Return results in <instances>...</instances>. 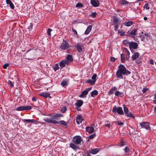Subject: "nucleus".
I'll use <instances>...</instances> for the list:
<instances>
[{
	"instance_id": "nucleus-1",
	"label": "nucleus",
	"mask_w": 156,
	"mask_h": 156,
	"mask_svg": "<svg viewBox=\"0 0 156 156\" xmlns=\"http://www.w3.org/2000/svg\"><path fill=\"white\" fill-rule=\"evenodd\" d=\"M81 137L79 136H76L73 138L72 142L73 143L70 144V147L76 151L79 149V147L76 145L80 144L81 142Z\"/></svg>"
},
{
	"instance_id": "nucleus-2",
	"label": "nucleus",
	"mask_w": 156,
	"mask_h": 156,
	"mask_svg": "<svg viewBox=\"0 0 156 156\" xmlns=\"http://www.w3.org/2000/svg\"><path fill=\"white\" fill-rule=\"evenodd\" d=\"M126 67L122 65H120L119 66V69L116 73L117 77L119 79L123 78V75L126 74Z\"/></svg>"
},
{
	"instance_id": "nucleus-3",
	"label": "nucleus",
	"mask_w": 156,
	"mask_h": 156,
	"mask_svg": "<svg viewBox=\"0 0 156 156\" xmlns=\"http://www.w3.org/2000/svg\"><path fill=\"white\" fill-rule=\"evenodd\" d=\"M69 46V45L67 41L65 40H63L62 43L59 46L61 49L65 50L68 49Z\"/></svg>"
},
{
	"instance_id": "nucleus-4",
	"label": "nucleus",
	"mask_w": 156,
	"mask_h": 156,
	"mask_svg": "<svg viewBox=\"0 0 156 156\" xmlns=\"http://www.w3.org/2000/svg\"><path fill=\"white\" fill-rule=\"evenodd\" d=\"M112 111L114 112H116L118 114L120 115H123L124 114L122 108L120 107H116V106H115L113 108Z\"/></svg>"
},
{
	"instance_id": "nucleus-5",
	"label": "nucleus",
	"mask_w": 156,
	"mask_h": 156,
	"mask_svg": "<svg viewBox=\"0 0 156 156\" xmlns=\"http://www.w3.org/2000/svg\"><path fill=\"white\" fill-rule=\"evenodd\" d=\"M31 108V107L30 106H21L17 108H16V110L17 111H23L30 110Z\"/></svg>"
},
{
	"instance_id": "nucleus-6",
	"label": "nucleus",
	"mask_w": 156,
	"mask_h": 156,
	"mask_svg": "<svg viewBox=\"0 0 156 156\" xmlns=\"http://www.w3.org/2000/svg\"><path fill=\"white\" fill-rule=\"evenodd\" d=\"M138 47V44L137 43L133 41L130 42L129 48L130 50L132 51L133 50L132 49H137Z\"/></svg>"
},
{
	"instance_id": "nucleus-7",
	"label": "nucleus",
	"mask_w": 156,
	"mask_h": 156,
	"mask_svg": "<svg viewBox=\"0 0 156 156\" xmlns=\"http://www.w3.org/2000/svg\"><path fill=\"white\" fill-rule=\"evenodd\" d=\"M140 124L143 128H145L147 130H150V127L149 123L148 122H142L140 123Z\"/></svg>"
},
{
	"instance_id": "nucleus-8",
	"label": "nucleus",
	"mask_w": 156,
	"mask_h": 156,
	"mask_svg": "<svg viewBox=\"0 0 156 156\" xmlns=\"http://www.w3.org/2000/svg\"><path fill=\"white\" fill-rule=\"evenodd\" d=\"M137 29H134L132 30L130 32L128 31V34L127 35V36H129L131 37L135 38V36L137 34Z\"/></svg>"
},
{
	"instance_id": "nucleus-9",
	"label": "nucleus",
	"mask_w": 156,
	"mask_h": 156,
	"mask_svg": "<svg viewBox=\"0 0 156 156\" xmlns=\"http://www.w3.org/2000/svg\"><path fill=\"white\" fill-rule=\"evenodd\" d=\"M44 120L45 122L49 123H51L54 124H59L58 122L54 119H50L48 118H46L44 119Z\"/></svg>"
},
{
	"instance_id": "nucleus-10",
	"label": "nucleus",
	"mask_w": 156,
	"mask_h": 156,
	"mask_svg": "<svg viewBox=\"0 0 156 156\" xmlns=\"http://www.w3.org/2000/svg\"><path fill=\"white\" fill-rule=\"evenodd\" d=\"M91 4L94 7H97L99 5V2L98 1L96 0H91Z\"/></svg>"
},
{
	"instance_id": "nucleus-11",
	"label": "nucleus",
	"mask_w": 156,
	"mask_h": 156,
	"mask_svg": "<svg viewBox=\"0 0 156 156\" xmlns=\"http://www.w3.org/2000/svg\"><path fill=\"white\" fill-rule=\"evenodd\" d=\"M113 19V22L115 24H118L121 22V21L119 20V18L117 17V16H114Z\"/></svg>"
},
{
	"instance_id": "nucleus-12",
	"label": "nucleus",
	"mask_w": 156,
	"mask_h": 156,
	"mask_svg": "<svg viewBox=\"0 0 156 156\" xmlns=\"http://www.w3.org/2000/svg\"><path fill=\"white\" fill-rule=\"evenodd\" d=\"M75 47L77 48L78 51L79 52H81L82 51L83 46L82 44L77 43V44L75 45Z\"/></svg>"
},
{
	"instance_id": "nucleus-13",
	"label": "nucleus",
	"mask_w": 156,
	"mask_h": 156,
	"mask_svg": "<svg viewBox=\"0 0 156 156\" xmlns=\"http://www.w3.org/2000/svg\"><path fill=\"white\" fill-rule=\"evenodd\" d=\"M83 119V117L80 115H78L76 118V121L78 124L82 123Z\"/></svg>"
},
{
	"instance_id": "nucleus-14",
	"label": "nucleus",
	"mask_w": 156,
	"mask_h": 156,
	"mask_svg": "<svg viewBox=\"0 0 156 156\" xmlns=\"http://www.w3.org/2000/svg\"><path fill=\"white\" fill-rule=\"evenodd\" d=\"M68 62L66 59H64L61 61L59 63V65L62 68L65 66L66 64H67Z\"/></svg>"
},
{
	"instance_id": "nucleus-15",
	"label": "nucleus",
	"mask_w": 156,
	"mask_h": 156,
	"mask_svg": "<svg viewBox=\"0 0 156 156\" xmlns=\"http://www.w3.org/2000/svg\"><path fill=\"white\" fill-rule=\"evenodd\" d=\"M99 149L98 148H95L93 149H91L88 151L89 152L92 154H96L99 152Z\"/></svg>"
},
{
	"instance_id": "nucleus-16",
	"label": "nucleus",
	"mask_w": 156,
	"mask_h": 156,
	"mask_svg": "<svg viewBox=\"0 0 156 156\" xmlns=\"http://www.w3.org/2000/svg\"><path fill=\"white\" fill-rule=\"evenodd\" d=\"M117 90V88L116 87L114 86L112 87L109 91L108 92V94L109 95H111L114 94V91H116Z\"/></svg>"
},
{
	"instance_id": "nucleus-17",
	"label": "nucleus",
	"mask_w": 156,
	"mask_h": 156,
	"mask_svg": "<svg viewBox=\"0 0 156 156\" xmlns=\"http://www.w3.org/2000/svg\"><path fill=\"white\" fill-rule=\"evenodd\" d=\"M83 103V102L81 100H78L77 102L75 104V105H76V108H79L81 106Z\"/></svg>"
},
{
	"instance_id": "nucleus-18",
	"label": "nucleus",
	"mask_w": 156,
	"mask_h": 156,
	"mask_svg": "<svg viewBox=\"0 0 156 156\" xmlns=\"http://www.w3.org/2000/svg\"><path fill=\"white\" fill-rule=\"evenodd\" d=\"M86 130L87 132L90 133H93L94 130V128L92 127H87L86 128Z\"/></svg>"
},
{
	"instance_id": "nucleus-19",
	"label": "nucleus",
	"mask_w": 156,
	"mask_h": 156,
	"mask_svg": "<svg viewBox=\"0 0 156 156\" xmlns=\"http://www.w3.org/2000/svg\"><path fill=\"white\" fill-rule=\"evenodd\" d=\"M39 95L46 98L47 97H51L50 96V94L48 93H42L39 94Z\"/></svg>"
},
{
	"instance_id": "nucleus-20",
	"label": "nucleus",
	"mask_w": 156,
	"mask_h": 156,
	"mask_svg": "<svg viewBox=\"0 0 156 156\" xmlns=\"http://www.w3.org/2000/svg\"><path fill=\"white\" fill-rule=\"evenodd\" d=\"M6 4H9L10 5V8L12 9H14V5L11 2L10 0H6Z\"/></svg>"
},
{
	"instance_id": "nucleus-21",
	"label": "nucleus",
	"mask_w": 156,
	"mask_h": 156,
	"mask_svg": "<svg viewBox=\"0 0 156 156\" xmlns=\"http://www.w3.org/2000/svg\"><path fill=\"white\" fill-rule=\"evenodd\" d=\"M139 54L137 52H135L134 53V55L132 56V59L133 60H135L136 58L139 57Z\"/></svg>"
},
{
	"instance_id": "nucleus-22",
	"label": "nucleus",
	"mask_w": 156,
	"mask_h": 156,
	"mask_svg": "<svg viewBox=\"0 0 156 156\" xmlns=\"http://www.w3.org/2000/svg\"><path fill=\"white\" fill-rule=\"evenodd\" d=\"M116 92L115 93V95L117 97H122L123 96V94L122 92H120L119 91H115Z\"/></svg>"
},
{
	"instance_id": "nucleus-23",
	"label": "nucleus",
	"mask_w": 156,
	"mask_h": 156,
	"mask_svg": "<svg viewBox=\"0 0 156 156\" xmlns=\"http://www.w3.org/2000/svg\"><path fill=\"white\" fill-rule=\"evenodd\" d=\"M92 28V26L91 25L88 26L85 31V34H89Z\"/></svg>"
},
{
	"instance_id": "nucleus-24",
	"label": "nucleus",
	"mask_w": 156,
	"mask_h": 156,
	"mask_svg": "<svg viewBox=\"0 0 156 156\" xmlns=\"http://www.w3.org/2000/svg\"><path fill=\"white\" fill-rule=\"evenodd\" d=\"M63 115L61 114H57L53 116V118L54 119H56L57 118L62 117Z\"/></svg>"
},
{
	"instance_id": "nucleus-25",
	"label": "nucleus",
	"mask_w": 156,
	"mask_h": 156,
	"mask_svg": "<svg viewBox=\"0 0 156 156\" xmlns=\"http://www.w3.org/2000/svg\"><path fill=\"white\" fill-rule=\"evenodd\" d=\"M123 44L127 47H129V46L130 42L128 41L127 40H125L123 41Z\"/></svg>"
},
{
	"instance_id": "nucleus-26",
	"label": "nucleus",
	"mask_w": 156,
	"mask_h": 156,
	"mask_svg": "<svg viewBox=\"0 0 156 156\" xmlns=\"http://www.w3.org/2000/svg\"><path fill=\"white\" fill-rule=\"evenodd\" d=\"M68 82L67 80H63L62 81L61 84L63 87H64L67 85Z\"/></svg>"
},
{
	"instance_id": "nucleus-27",
	"label": "nucleus",
	"mask_w": 156,
	"mask_h": 156,
	"mask_svg": "<svg viewBox=\"0 0 156 156\" xmlns=\"http://www.w3.org/2000/svg\"><path fill=\"white\" fill-rule=\"evenodd\" d=\"M67 61L68 60L70 62H71L73 60V58L72 56L70 55H68L66 57Z\"/></svg>"
},
{
	"instance_id": "nucleus-28",
	"label": "nucleus",
	"mask_w": 156,
	"mask_h": 156,
	"mask_svg": "<svg viewBox=\"0 0 156 156\" xmlns=\"http://www.w3.org/2000/svg\"><path fill=\"white\" fill-rule=\"evenodd\" d=\"M95 82V80H91L90 79H89L86 81V82L90 83L91 85H93Z\"/></svg>"
},
{
	"instance_id": "nucleus-29",
	"label": "nucleus",
	"mask_w": 156,
	"mask_h": 156,
	"mask_svg": "<svg viewBox=\"0 0 156 156\" xmlns=\"http://www.w3.org/2000/svg\"><path fill=\"white\" fill-rule=\"evenodd\" d=\"M98 92L97 90H94L92 91L91 93V96L92 97H94V95H96L98 94Z\"/></svg>"
},
{
	"instance_id": "nucleus-30",
	"label": "nucleus",
	"mask_w": 156,
	"mask_h": 156,
	"mask_svg": "<svg viewBox=\"0 0 156 156\" xmlns=\"http://www.w3.org/2000/svg\"><path fill=\"white\" fill-rule=\"evenodd\" d=\"M133 23L132 22L129 21L125 22L124 23V25L126 26L129 27L131 26Z\"/></svg>"
},
{
	"instance_id": "nucleus-31",
	"label": "nucleus",
	"mask_w": 156,
	"mask_h": 156,
	"mask_svg": "<svg viewBox=\"0 0 156 156\" xmlns=\"http://www.w3.org/2000/svg\"><path fill=\"white\" fill-rule=\"evenodd\" d=\"M125 50V51H126V54H127V57H126V59H127V60L128 59V58L129 57V54H130V53L129 51L126 48H124Z\"/></svg>"
},
{
	"instance_id": "nucleus-32",
	"label": "nucleus",
	"mask_w": 156,
	"mask_h": 156,
	"mask_svg": "<svg viewBox=\"0 0 156 156\" xmlns=\"http://www.w3.org/2000/svg\"><path fill=\"white\" fill-rule=\"evenodd\" d=\"M121 61L122 63H124L125 62V55L123 53H122L121 55Z\"/></svg>"
},
{
	"instance_id": "nucleus-33",
	"label": "nucleus",
	"mask_w": 156,
	"mask_h": 156,
	"mask_svg": "<svg viewBox=\"0 0 156 156\" xmlns=\"http://www.w3.org/2000/svg\"><path fill=\"white\" fill-rule=\"evenodd\" d=\"M125 115L128 117H131L133 118H135L134 116L130 112L126 114V115Z\"/></svg>"
},
{
	"instance_id": "nucleus-34",
	"label": "nucleus",
	"mask_w": 156,
	"mask_h": 156,
	"mask_svg": "<svg viewBox=\"0 0 156 156\" xmlns=\"http://www.w3.org/2000/svg\"><path fill=\"white\" fill-rule=\"evenodd\" d=\"M24 122H35V120L34 119H25L24 120Z\"/></svg>"
},
{
	"instance_id": "nucleus-35",
	"label": "nucleus",
	"mask_w": 156,
	"mask_h": 156,
	"mask_svg": "<svg viewBox=\"0 0 156 156\" xmlns=\"http://www.w3.org/2000/svg\"><path fill=\"white\" fill-rule=\"evenodd\" d=\"M88 93V90H84L81 93V95L82 96H83L85 95H86Z\"/></svg>"
},
{
	"instance_id": "nucleus-36",
	"label": "nucleus",
	"mask_w": 156,
	"mask_h": 156,
	"mask_svg": "<svg viewBox=\"0 0 156 156\" xmlns=\"http://www.w3.org/2000/svg\"><path fill=\"white\" fill-rule=\"evenodd\" d=\"M115 123L117 124L119 126H122V125H123L124 123L122 122H121V121H115L114 122Z\"/></svg>"
},
{
	"instance_id": "nucleus-37",
	"label": "nucleus",
	"mask_w": 156,
	"mask_h": 156,
	"mask_svg": "<svg viewBox=\"0 0 156 156\" xmlns=\"http://www.w3.org/2000/svg\"><path fill=\"white\" fill-rule=\"evenodd\" d=\"M124 111L125 114V115L127 114L129 112V110L127 108L125 107V106H124Z\"/></svg>"
},
{
	"instance_id": "nucleus-38",
	"label": "nucleus",
	"mask_w": 156,
	"mask_h": 156,
	"mask_svg": "<svg viewBox=\"0 0 156 156\" xmlns=\"http://www.w3.org/2000/svg\"><path fill=\"white\" fill-rule=\"evenodd\" d=\"M148 5L149 4L148 3H146L144 6V8H145L147 10L149 9L150 7Z\"/></svg>"
},
{
	"instance_id": "nucleus-39",
	"label": "nucleus",
	"mask_w": 156,
	"mask_h": 156,
	"mask_svg": "<svg viewBox=\"0 0 156 156\" xmlns=\"http://www.w3.org/2000/svg\"><path fill=\"white\" fill-rule=\"evenodd\" d=\"M58 122L64 126H66L67 125L66 122L63 120L59 121Z\"/></svg>"
},
{
	"instance_id": "nucleus-40",
	"label": "nucleus",
	"mask_w": 156,
	"mask_h": 156,
	"mask_svg": "<svg viewBox=\"0 0 156 156\" xmlns=\"http://www.w3.org/2000/svg\"><path fill=\"white\" fill-rule=\"evenodd\" d=\"M59 67L58 64H56L55 65V66L54 67V69L56 71L58 70L59 69Z\"/></svg>"
},
{
	"instance_id": "nucleus-41",
	"label": "nucleus",
	"mask_w": 156,
	"mask_h": 156,
	"mask_svg": "<svg viewBox=\"0 0 156 156\" xmlns=\"http://www.w3.org/2000/svg\"><path fill=\"white\" fill-rule=\"evenodd\" d=\"M8 83L10 85V86L11 87H13L14 86V82H12L10 80H9L8 81Z\"/></svg>"
},
{
	"instance_id": "nucleus-42",
	"label": "nucleus",
	"mask_w": 156,
	"mask_h": 156,
	"mask_svg": "<svg viewBox=\"0 0 156 156\" xmlns=\"http://www.w3.org/2000/svg\"><path fill=\"white\" fill-rule=\"evenodd\" d=\"M97 15V13L95 12L91 13V16L92 17L95 18L96 17Z\"/></svg>"
},
{
	"instance_id": "nucleus-43",
	"label": "nucleus",
	"mask_w": 156,
	"mask_h": 156,
	"mask_svg": "<svg viewBox=\"0 0 156 156\" xmlns=\"http://www.w3.org/2000/svg\"><path fill=\"white\" fill-rule=\"evenodd\" d=\"M97 76V75L96 74H94L92 76L91 79L93 80H96V78Z\"/></svg>"
},
{
	"instance_id": "nucleus-44",
	"label": "nucleus",
	"mask_w": 156,
	"mask_h": 156,
	"mask_svg": "<svg viewBox=\"0 0 156 156\" xmlns=\"http://www.w3.org/2000/svg\"><path fill=\"white\" fill-rule=\"evenodd\" d=\"M83 5L81 3H78L76 5V7H82L83 6Z\"/></svg>"
},
{
	"instance_id": "nucleus-45",
	"label": "nucleus",
	"mask_w": 156,
	"mask_h": 156,
	"mask_svg": "<svg viewBox=\"0 0 156 156\" xmlns=\"http://www.w3.org/2000/svg\"><path fill=\"white\" fill-rule=\"evenodd\" d=\"M121 3L122 5H124L128 4L129 2L125 0H123L121 1Z\"/></svg>"
},
{
	"instance_id": "nucleus-46",
	"label": "nucleus",
	"mask_w": 156,
	"mask_h": 156,
	"mask_svg": "<svg viewBox=\"0 0 156 156\" xmlns=\"http://www.w3.org/2000/svg\"><path fill=\"white\" fill-rule=\"evenodd\" d=\"M52 30L48 28V31H47V33L48 34V35L50 36L51 35V32L52 31Z\"/></svg>"
},
{
	"instance_id": "nucleus-47",
	"label": "nucleus",
	"mask_w": 156,
	"mask_h": 156,
	"mask_svg": "<svg viewBox=\"0 0 156 156\" xmlns=\"http://www.w3.org/2000/svg\"><path fill=\"white\" fill-rule=\"evenodd\" d=\"M148 88L145 87H144L142 90V91L143 93H145L148 90Z\"/></svg>"
},
{
	"instance_id": "nucleus-48",
	"label": "nucleus",
	"mask_w": 156,
	"mask_h": 156,
	"mask_svg": "<svg viewBox=\"0 0 156 156\" xmlns=\"http://www.w3.org/2000/svg\"><path fill=\"white\" fill-rule=\"evenodd\" d=\"M126 153H128L129 151V149L128 147H126L124 149Z\"/></svg>"
},
{
	"instance_id": "nucleus-49",
	"label": "nucleus",
	"mask_w": 156,
	"mask_h": 156,
	"mask_svg": "<svg viewBox=\"0 0 156 156\" xmlns=\"http://www.w3.org/2000/svg\"><path fill=\"white\" fill-rule=\"evenodd\" d=\"M9 66V64H4L3 66V68L4 69H6L7 67Z\"/></svg>"
},
{
	"instance_id": "nucleus-50",
	"label": "nucleus",
	"mask_w": 156,
	"mask_h": 156,
	"mask_svg": "<svg viewBox=\"0 0 156 156\" xmlns=\"http://www.w3.org/2000/svg\"><path fill=\"white\" fill-rule=\"evenodd\" d=\"M66 107H64V108H62L61 110L62 111L63 113H65L66 111Z\"/></svg>"
},
{
	"instance_id": "nucleus-51",
	"label": "nucleus",
	"mask_w": 156,
	"mask_h": 156,
	"mask_svg": "<svg viewBox=\"0 0 156 156\" xmlns=\"http://www.w3.org/2000/svg\"><path fill=\"white\" fill-rule=\"evenodd\" d=\"M126 74L127 75H129L131 73V72L128 70H127L126 68Z\"/></svg>"
},
{
	"instance_id": "nucleus-52",
	"label": "nucleus",
	"mask_w": 156,
	"mask_h": 156,
	"mask_svg": "<svg viewBox=\"0 0 156 156\" xmlns=\"http://www.w3.org/2000/svg\"><path fill=\"white\" fill-rule=\"evenodd\" d=\"M95 134H93V135H91L90 136L89 138L90 139H93L95 137Z\"/></svg>"
},
{
	"instance_id": "nucleus-53",
	"label": "nucleus",
	"mask_w": 156,
	"mask_h": 156,
	"mask_svg": "<svg viewBox=\"0 0 156 156\" xmlns=\"http://www.w3.org/2000/svg\"><path fill=\"white\" fill-rule=\"evenodd\" d=\"M115 58L113 57H111L110 60L112 62H114L115 61Z\"/></svg>"
},
{
	"instance_id": "nucleus-54",
	"label": "nucleus",
	"mask_w": 156,
	"mask_h": 156,
	"mask_svg": "<svg viewBox=\"0 0 156 156\" xmlns=\"http://www.w3.org/2000/svg\"><path fill=\"white\" fill-rule=\"evenodd\" d=\"M72 30L73 32L75 34H76V35L77 34V32L76 31V30H75L73 28H72Z\"/></svg>"
},
{
	"instance_id": "nucleus-55",
	"label": "nucleus",
	"mask_w": 156,
	"mask_h": 156,
	"mask_svg": "<svg viewBox=\"0 0 156 156\" xmlns=\"http://www.w3.org/2000/svg\"><path fill=\"white\" fill-rule=\"evenodd\" d=\"M154 100L153 101V102L154 104H156V94L154 95Z\"/></svg>"
},
{
	"instance_id": "nucleus-56",
	"label": "nucleus",
	"mask_w": 156,
	"mask_h": 156,
	"mask_svg": "<svg viewBox=\"0 0 156 156\" xmlns=\"http://www.w3.org/2000/svg\"><path fill=\"white\" fill-rule=\"evenodd\" d=\"M150 63L152 65L154 64V62L153 60H151L150 61Z\"/></svg>"
},
{
	"instance_id": "nucleus-57",
	"label": "nucleus",
	"mask_w": 156,
	"mask_h": 156,
	"mask_svg": "<svg viewBox=\"0 0 156 156\" xmlns=\"http://www.w3.org/2000/svg\"><path fill=\"white\" fill-rule=\"evenodd\" d=\"M118 27V26L117 25H116L115 26V30H116Z\"/></svg>"
},
{
	"instance_id": "nucleus-58",
	"label": "nucleus",
	"mask_w": 156,
	"mask_h": 156,
	"mask_svg": "<svg viewBox=\"0 0 156 156\" xmlns=\"http://www.w3.org/2000/svg\"><path fill=\"white\" fill-rule=\"evenodd\" d=\"M32 100L33 101H36V99L35 97H33L32 98Z\"/></svg>"
},
{
	"instance_id": "nucleus-59",
	"label": "nucleus",
	"mask_w": 156,
	"mask_h": 156,
	"mask_svg": "<svg viewBox=\"0 0 156 156\" xmlns=\"http://www.w3.org/2000/svg\"><path fill=\"white\" fill-rule=\"evenodd\" d=\"M105 126L108 128H109L110 126V124L109 123L108 124H106Z\"/></svg>"
},
{
	"instance_id": "nucleus-60",
	"label": "nucleus",
	"mask_w": 156,
	"mask_h": 156,
	"mask_svg": "<svg viewBox=\"0 0 156 156\" xmlns=\"http://www.w3.org/2000/svg\"><path fill=\"white\" fill-rule=\"evenodd\" d=\"M125 34V32H123L122 33L120 34V35L121 36L124 35Z\"/></svg>"
},
{
	"instance_id": "nucleus-61",
	"label": "nucleus",
	"mask_w": 156,
	"mask_h": 156,
	"mask_svg": "<svg viewBox=\"0 0 156 156\" xmlns=\"http://www.w3.org/2000/svg\"><path fill=\"white\" fill-rule=\"evenodd\" d=\"M148 35H149V34H147V33H145L144 34V36H146V37H148Z\"/></svg>"
},
{
	"instance_id": "nucleus-62",
	"label": "nucleus",
	"mask_w": 156,
	"mask_h": 156,
	"mask_svg": "<svg viewBox=\"0 0 156 156\" xmlns=\"http://www.w3.org/2000/svg\"><path fill=\"white\" fill-rule=\"evenodd\" d=\"M124 143L123 142H122L121 144H120V146H123L124 145Z\"/></svg>"
},
{
	"instance_id": "nucleus-63",
	"label": "nucleus",
	"mask_w": 156,
	"mask_h": 156,
	"mask_svg": "<svg viewBox=\"0 0 156 156\" xmlns=\"http://www.w3.org/2000/svg\"><path fill=\"white\" fill-rule=\"evenodd\" d=\"M91 88H88V89H87V90H88V92H89V91L90 90H91Z\"/></svg>"
},
{
	"instance_id": "nucleus-64",
	"label": "nucleus",
	"mask_w": 156,
	"mask_h": 156,
	"mask_svg": "<svg viewBox=\"0 0 156 156\" xmlns=\"http://www.w3.org/2000/svg\"><path fill=\"white\" fill-rule=\"evenodd\" d=\"M154 111L155 112H156V107H155L154 108Z\"/></svg>"
}]
</instances>
